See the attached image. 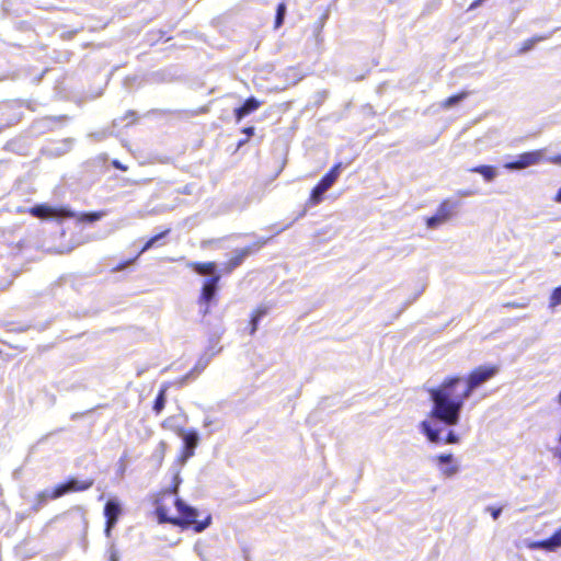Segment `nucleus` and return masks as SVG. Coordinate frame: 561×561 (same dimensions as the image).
Returning <instances> with one entry per match:
<instances>
[{
    "label": "nucleus",
    "mask_w": 561,
    "mask_h": 561,
    "mask_svg": "<svg viewBox=\"0 0 561 561\" xmlns=\"http://www.w3.org/2000/svg\"><path fill=\"white\" fill-rule=\"evenodd\" d=\"M496 366H480L470 373L466 379L465 388L459 391L463 379L458 376L446 378L438 387L428 390L433 403L430 416L433 421L443 423L446 426L457 425L465 402L471 394L494 377L497 373Z\"/></svg>",
    "instance_id": "obj_1"
},
{
    "label": "nucleus",
    "mask_w": 561,
    "mask_h": 561,
    "mask_svg": "<svg viewBox=\"0 0 561 561\" xmlns=\"http://www.w3.org/2000/svg\"><path fill=\"white\" fill-rule=\"evenodd\" d=\"M175 508L179 513L178 517H170L168 515V508L158 504L156 507V515L160 524H172L182 528L193 526L195 533L204 531L211 524V516L207 515L205 519L197 520L196 517L198 512L195 507L186 504L183 500L176 497L174 501Z\"/></svg>",
    "instance_id": "obj_2"
},
{
    "label": "nucleus",
    "mask_w": 561,
    "mask_h": 561,
    "mask_svg": "<svg viewBox=\"0 0 561 561\" xmlns=\"http://www.w3.org/2000/svg\"><path fill=\"white\" fill-rule=\"evenodd\" d=\"M92 485L93 480H79L77 478H70L66 482L56 485L54 489H46L41 491L36 495L34 510H41L49 500L59 499L70 492L85 491Z\"/></svg>",
    "instance_id": "obj_3"
},
{
    "label": "nucleus",
    "mask_w": 561,
    "mask_h": 561,
    "mask_svg": "<svg viewBox=\"0 0 561 561\" xmlns=\"http://www.w3.org/2000/svg\"><path fill=\"white\" fill-rule=\"evenodd\" d=\"M188 266L193 268L198 275L209 276L203 284L201 296L198 298V305H209L217 295L218 283L220 280V274L217 272V265L214 262L190 263Z\"/></svg>",
    "instance_id": "obj_4"
},
{
    "label": "nucleus",
    "mask_w": 561,
    "mask_h": 561,
    "mask_svg": "<svg viewBox=\"0 0 561 561\" xmlns=\"http://www.w3.org/2000/svg\"><path fill=\"white\" fill-rule=\"evenodd\" d=\"M176 433L183 442V449L179 461L181 465H185L195 454V448L199 444V434L196 430L186 431L184 428H178Z\"/></svg>",
    "instance_id": "obj_5"
},
{
    "label": "nucleus",
    "mask_w": 561,
    "mask_h": 561,
    "mask_svg": "<svg viewBox=\"0 0 561 561\" xmlns=\"http://www.w3.org/2000/svg\"><path fill=\"white\" fill-rule=\"evenodd\" d=\"M270 239L271 238H259L253 245L243 249H237L233 252V256L225 264L224 271L226 273H231L234 268L242 264L245 257L262 248Z\"/></svg>",
    "instance_id": "obj_6"
},
{
    "label": "nucleus",
    "mask_w": 561,
    "mask_h": 561,
    "mask_svg": "<svg viewBox=\"0 0 561 561\" xmlns=\"http://www.w3.org/2000/svg\"><path fill=\"white\" fill-rule=\"evenodd\" d=\"M32 215L42 219H65L73 217L75 214L67 208L50 207L47 205L34 206L31 210Z\"/></svg>",
    "instance_id": "obj_7"
},
{
    "label": "nucleus",
    "mask_w": 561,
    "mask_h": 561,
    "mask_svg": "<svg viewBox=\"0 0 561 561\" xmlns=\"http://www.w3.org/2000/svg\"><path fill=\"white\" fill-rule=\"evenodd\" d=\"M542 159V151H528L519 154L515 161L506 162L504 168L507 170H522L535 165Z\"/></svg>",
    "instance_id": "obj_8"
},
{
    "label": "nucleus",
    "mask_w": 561,
    "mask_h": 561,
    "mask_svg": "<svg viewBox=\"0 0 561 561\" xmlns=\"http://www.w3.org/2000/svg\"><path fill=\"white\" fill-rule=\"evenodd\" d=\"M530 550H545L549 552L557 551L561 548V527L554 534L543 540L530 541L527 543Z\"/></svg>",
    "instance_id": "obj_9"
},
{
    "label": "nucleus",
    "mask_w": 561,
    "mask_h": 561,
    "mask_svg": "<svg viewBox=\"0 0 561 561\" xmlns=\"http://www.w3.org/2000/svg\"><path fill=\"white\" fill-rule=\"evenodd\" d=\"M169 232H170V229H165L164 231H162V232H160V233H158V234H156V236L151 237V238H150V239H149V240L144 244V247H142V249L140 250L139 254H138L135 259H131V260H128V261H125V262H123V263L118 264V265H117L113 271H115V272H119V271L125 270L127 266L131 265V264L137 260V257H138L141 253H144V252L148 251L149 249H151V248H153V247L159 245V244H160L159 242H160L164 237H167V236L169 234Z\"/></svg>",
    "instance_id": "obj_10"
},
{
    "label": "nucleus",
    "mask_w": 561,
    "mask_h": 561,
    "mask_svg": "<svg viewBox=\"0 0 561 561\" xmlns=\"http://www.w3.org/2000/svg\"><path fill=\"white\" fill-rule=\"evenodd\" d=\"M436 460L439 470L447 478L455 476L459 471V466L455 462L451 454H442L436 457Z\"/></svg>",
    "instance_id": "obj_11"
},
{
    "label": "nucleus",
    "mask_w": 561,
    "mask_h": 561,
    "mask_svg": "<svg viewBox=\"0 0 561 561\" xmlns=\"http://www.w3.org/2000/svg\"><path fill=\"white\" fill-rule=\"evenodd\" d=\"M73 144H75L73 138H65V139L51 142L50 145H48L46 147L45 151L50 157H60V156L68 153L72 149Z\"/></svg>",
    "instance_id": "obj_12"
},
{
    "label": "nucleus",
    "mask_w": 561,
    "mask_h": 561,
    "mask_svg": "<svg viewBox=\"0 0 561 561\" xmlns=\"http://www.w3.org/2000/svg\"><path fill=\"white\" fill-rule=\"evenodd\" d=\"M213 356H215V353L208 354V352H205L199 357L193 369L180 379V385H185L188 379L193 378L195 375L201 374L207 367Z\"/></svg>",
    "instance_id": "obj_13"
},
{
    "label": "nucleus",
    "mask_w": 561,
    "mask_h": 561,
    "mask_svg": "<svg viewBox=\"0 0 561 561\" xmlns=\"http://www.w3.org/2000/svg\"><path fill=\"white\" fill-rule=\"evenodd\" d=\"M259 107L260 102L254 96L247 99L241 106L234 108V116L237 122H240L244 116L256 111Z\"/></svg>",
    "instance_id": "obj_14"
},
{
    "label": "nucleus",
    "mask_w": 561,
    "mask_h": 561,
    "mask_svg": "<svg viewBox=\"0 0 561 561\" xmlns=\"http://www.w3.org/2000/svg\"><path fill=\"white\" fill-rule=\"evenodd\" d=\"M421 432L426 436V438L434 444H439L442 442L440 432L442 430L432 425V423L427 420H424L420 424Z\"/></svg>",
    "instance_id": "obj_15"
},
{
    "label": "nucleus",
    "mask_w": 561,
    "mask_h": 561,
    "mask_svg": "<svg viewBox=\"0 0 561 561\" xmlns=\"http://www.w3.org/2000/svg\"><path fill=\"white\" fill-rule=\"evenodd\" d=\"M272 309V306L268 304H262L260 305L256 310L253 312L251 320H250V334L253 335L259 327V323L263 317H265Z\"/></svg>",
    "instance_id": "obj_16"
},
{
    "label": "nucleus",
    "mask_w": 561,
    "mask_h": 561,
    "mask_svg": "<svg viewBox=\"0 0 561 561\" xmlns=\"http://www.w3.org/2000/svg\"><path fill=\"white\" fill-rule=\"evenodd\" d=\"M342 163H336L319 182L330 190L340 176Z\"/></svg>",
    "instance_id": "obj_17"
},
{
    "label": "nucleus",
    "mask_w": 561,
    "mask_h": 561,
    "mask_svg": "<svg viewBox=\"0 0 561 561\" xmlns=\"http://www.w3.org/2000/svg\"><path fill=\"white\" fill-rule=\"evenodd\" d=\"M469 171L482 175L486 182H492L497 176V171L492 165H477Z\"/></svg>",
    "instance_id": "obj_18"
},
{
    "label": "nucleus",
    "mask_w": 561,
    "mask_h": 561,
    "mask_svg": "<svg viewBox=\"0 0 561 561\" xmlns=\"http://www.w3.org/2000/svg\"><path fill=\"white\" fill-rule=\"evenodd\" d=\"M168 389H169V385L163 383L154 399L152 410L157 415L160 414L165 407Z\"/></svg>",
    "instance_id": "obj_19"
},
{
    "label": "nucleus",
    "mask_w": 561,
    "mask_h": 561,
    "mask_svg": "<svg viewBox=\"0 0 561 561\" xmlns=\"http://www.w3.org/2000/svg\"><path fill=\"white\" fill-rule=\"evenodd\" d=\"M329 190L325 187V186H322V184L319 182L311 191L310 193V197H309V201H308V205L309 206H316L318 204H320L323 198H324V194L328 192Z\"/></svg>",
    "instance_id": "obj_20"
},
{
    "label": "nucleus",
    "mask_w": 561,
    "mask_h": 561,
    "mask_svg": "<svg viewBox=\"0 0 561 561\" xmlns=\"http://www.w3.org/2000/svg\"><path fill=\"white\" fill-rule=\"evenodd\" d=\"M122 514V506L117 499H110L104 506V516L118 518Z\"/></svg>",
    "instance_id": "obj_21"
},
{
    "label": "nucleus",
    "mask_w": 561,
    "mask_h": 561,
    "mask_svg": "<svg viewBox=\"0 0 561 561\" xmlns=\"http://www.w3.org/2000/svg\"><path fill=\"white\" fill-rule=\"evenodd\" d=\"M457 207L456 203H451L449 201H444L437 208L436 214L442 217L445 221H447L451 215L454 214L455 209Z\"/></svg>",
    "instance_id": "obj_22"
},
{
    "label": "nucleus",
    "mask_w": 561,
    "mask_h": 561,
    "mask_svg": "<svg viewBox=\"0 0 561 561\" xmlns=\"http://www.w3.org/2000/svg\"><path fill=\"white\" fill-rule=\"evenodd\" d=\"M552 33L542 35V36H535L524 42L522 48L519 49V54H525L534 48V46L545 39H548Z\"/></svg>",
    "instance_id": "obj_23"
},
{
    "label": "nucleus",
    "mask_w": 561,
    "mask_h": 561,
    "mask_svg": "<svg viewBox=\"0 0 561 561\" xmlns=\"http://www.w3.org/2000/svg\"><path fill=\"white\" fill-rule=\"evenodd\" d=\"M468 96V93L467 92H461V93H458V94H455V95H451L449 98H447L442 106L444 108H450L457 104H459L461 101H463Z\"/></svg>",
    "instance_id": "obj_24"
},
{
    "label": "nucleus",
    "mask_w": 561,
    "mask_h": 561,
    "mask_svg": "<svg viewBox=\"0 0 561 561\" xmlns=\"http://www.w3.org/2000/svg\"><path fill=\"white\" fill-rule=\"evenodd\" d=\"M286 5L285 3H279L276 9L275 27H279L284 23Z\"/></svg>",
    "instance_id": "obj_25"
},
{
    "label": "nucleus",
    "mask_w": 561,
    "mask_h": 561,
    "mask_svg": "<svg viewBox=\"0 0 561 561\" xmlns=\"http://www.w3.org/2000/svg\"><path fill=\"white\" fill-rule=\"evenodd\" d=\"M103 217V213L92 211V213H83L80 216V221L84 222H94L100 220Z\"/></svg>",
    "instance_id": "obj_26"
},
{
    "label": "nucleus",
    "mask_w": 561,
    "mask_h": 561,
    "mask_svg": "<svg viewBox=\"0 0 561 561\" xmlns=\"http://www.w3.org/2000/svg\"><path fill=\"white\" fill-rule=\"evenodd\" d=\"M446 222L438 214H435L426 219V226L430 229H435Z\"/></svg>",
    "instance_id": "obj_27"
},
{
    "label": "nucleus",
    "mask_w": 561,
    "mask_h": 561,
    "mask_svg": "<svg viewBox=\"0 0 561 561\" xmlns=\"http://www.w3.org/2000/svg\"><path fill=\"white\" fill-rule=\"evenodd\" d=\"M561 305V286L557 287L550 296V307L554 308Z\"/></svg>",
    "instance_id": "obj_28"
},
{
    "label": "nucleus",
    "mask_w": 561,
    "mask_h": 561,
    "mask_svg": "<svg viewBox=\"0 0 561 561\" xmlns=\"http://www.w3.org/2000/svg\"><path fill=\"white\" fill-rule=\"evenodd\" d=\"M106 518V523H105V536L106 537H110L111 534H112V529L115 527L118 518H112V517H105Z\"/></svg>",
    "instance_id": "obj_29"
},
{
    "label": "nucleus",
    "mask_w": 561,
    "mask_h": 561,
    "mask_svg": "<svg viewBox=\"0 0 561 561\" xmlns=\"http://www.w3.org/2000/svg\"><path fill=\"white\" fill-rule=\"evenodd\" d=\"M444 442L445 444H458L459 436L454 431H449Z\"/></svg>",
    "instance_id": "obj_30"
},
{
    "label": "nucleus",
    "mask_w": 561,
    "mask_h": 561,
    "mask_svg": "<svg viewBox=\"0 0 561 561\" xmlns=\"http://www.w3.org/2000/svg\"><path fill=\"white\" fill-rule=\"evenodd\" d=\"M108 561H119V554L114 543L108 549Z\"/></svg>",
    "instance_id": "obj_31"
},
{
    "label": "nucleus",
    "mask_w": 561,
    "mask_h": 561,
    "mask_svg": "<svg viewBox=\"0 0 561 561\" xmlns=\"http://www.w3.org/2000/svg\"><path fill=\"white\" fill-rule=\"evenodd\" d=\"M486 510L491 513V516L494 520H496L502 514V507L489 506Z\"/></svg>",
    "instance_id": "obj_32"
},
{
    "label": "nucleus",
    "mask_w": 561,
    "mask_h": 561,
    "mask_svg": "<svg viewBox=\"0 0 561 561\" xmlns=\"http://www.w3.org/2000/svg\"><path fill=\"white\" fill-rule=\"evenodd\" d=\"M89 137L94 138V140L96 141H101L105 138V131L92 133L89 135Z\"/></svg>",
    "instance_id": "obj_33"
},
{
    "label": "nucleus",
    "mask_w": 561,
    "mask_h": 561,
    "mask_svg": "<svg viewBox=\"0 0 561 561\" xmlns=\"http://www.w3.org/2000/svg\"><path fill=\"white\" fill-rule=\"evenodd\" d=\"M209 312V305H199V313L205 317Z\"/></svg>",
    "instance_id": "obj_34"
},
{
    "label": "nucleus",
    "mask_w": 561,
    "mask_h": 561,
    "mask_svg": "<svg viewBox=\"0 0 561 561\" xmlns=\"http://www.w3.org/2000/svg\"><path fill=\"white\" fill-rule=\"evenodd\" d=\"M549 161L553 164L561 165V154L549 158Z\"/></svg>",
    "instance_id": "obj_35"
},
{
    "label": "nucleus",
    "mask_w": 561,
    "mask_h": 561,
    "mask_svg": "<svg viewBox=\"0 0 561 561\" xmlns=\"http://www.w3.org/2000/svg\"><path fill=\"white\" fill-rule=\"evenodd\" d=\"M247 137H251L253 134H254V127L250 126V127H245L243 130H242Z\"/></svg>",
    "instance_id": "obj_36"
},
{
    "label": "nucleus",
    "mask_w": 561,
    "mask_h": 561,
    "mask_svg": "<svg viewBox=\"0 0 561 561\" xmlns=\"http://www.w3.org/2000/svg\"><path fill=\"white\" fill-rule=\"evenodd\" d=\"M294 221H295V220L290 221L289 224H287V225H285V226H283V227L277 228V229H276V231H275V234H278V233H280L282 231H284V230L288 229V228L293 225V222H294Z\"/></svg>",
    "instance_id": "obj_37"
},
{
    "label": "nucleus",
    "mask_w": 561,
    "mask_h": 561,
    "mask_svg": "<svg viewBox=\"0 0 561 561\" xmlns=\"http://www.w3.org/2000/svg\"><path fill=\"white\" fill-rule=\"evenodd\" d=\"M113 165L116 168V169H119V170H126V168L117 160H115L113 162Z\"/></svg>",
    "instance_id": "obj_38"
},
{
    "label": "nucleus",
    "mask_w": 561,
    "mask_h": 561,
    "mask_svg": "<svg viewBox=\"0 0 561 561\" xmlns=\"http://www.w3.org/2000/svg\"><path fill=\"white\" fill-rule=\"evenodd\" d=\"M219 351H220V348L215 350V346L210 345L206 352H208V354L215 353V355H216Z\"/></svg>",
    "instance_id": "obj_39"
},
{
    "label": "nucleus",
    "mask_w": 561,
    "mask_h": 561,
    "mask_svg": "<svg viewBox=\"0 0 561 561\" xmlns=\"http://www.w3.org/2000/svg\"><path fill=\"white\" fill-rule=\"evenodd\" d=\"M554 201L557 203H561V187L558 190V192L556 194V197H554Z\"/></svg>",
    "instance_id": "obj_40"
},
{
    "label": "nucleus",
    "mask_w": 561,
    "mask_h": 561,
    "mask_svg": "<svg viewBox=\"0 0 561 561\" xmlns=\"http://www.w3.org/2000/svg\"><path fill=\"white\" fill-rule=\"evenodd\" d=\"M211 424H213V421H211L209 417H206V419L204 420V427H208V426H210Z\"/></svg>",
    "instance_id": "obj_41"
},
{
    "label": "nucleus",
    "mask_w": 561,
    "mask_h": 561,
    "mask_svg": "<svg viewBox=\"0 0 561 561\" xmlns=\"http://www.w3.org/2000/svg\"><path fill=\"white\" fill-rule=\"evenodd\" d=\"M460 195H461V196H469V195H470V192H468V191H462V192L460 193Z\"/></svg>",
    "instance_id": "obj_42"
},
{
    "label": "nucleus",
    "mask_w": 561,
    "mask_h": 561,
    "mask_svg": "<svg viewBox=\"0 0 561 561\" xmlns=\"http://www.w3.org/2000/svg\"><path fill=\"white\" fill-rule=\"evenodd\" d=\"M558 402L561 404V390L560 393L558 394Z\"/></svg>",
    "instance_id": "obj_43"
},
{
    "label": "nucleus",
    "mask_w": 561,
    "mask_h": 561,
    "mask_svg": "<svg viewBox=\"0 0 561 561\" xmlns=\"http://www.w3.org/2000/svg\"><path fill=\"white\" fill-rule=\"evenodd\" d=\"M169 420H167L165 422L162 423V426L163 427H167V424H168Z\"/></svg>",
    "instance_id": "obj_44"
},
{
    "label": "nucleus",
    "mask_w": 561,
    "mask_h": 561,
    "mask_svg": "<svg viewBox=\"0 0 561 561\" xmlns=\"http://www.w3.org/2000/svg\"><path fill=\"white\" fill-rule=\"evenodd\" d=\"M245 141H247V139H245V140H241V141L239 142V146H242Z\"/></svg>",
    "instance_id": "obj_45"
},
{
    "label": "nucleus",
    "mask_w": 561,
    "mask_h": 561,
    "mask_svg": "<svg viewBox=\"0 0 561 561\" xmlns=\"http://www.w3.org/2000/svg\"><path fill=\"white\" fill-rule=\"evenodd\" d=\"M65 118L64 116H59V117H56L55 119H62Z\"/></svg>",
    "instance_id": "obj_46"
}]
</instances>
